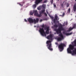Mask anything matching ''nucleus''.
<instances>
[{
    "label": "nucleus",
    "mask_w": 76,
    "mask_h": 76,
    "mask_svg": "<svg viewBox=\"0 0 76 76\" xmlns=\"http://www.w3.org/2000/svg\"><path fill=\"white\" fill-rule=\"evenodd\" d=\"M49 26H46V27L45 28V30H46V32H45V31H44V30L43 28H39V31L42 36L46 37V36H47L46 34H49Z\"/></svg>",
    "instance_id": "nucleus-1"
},
{
    "label": "nucleus",
    "mask_w": 76,
    "mask_h": 76,
    "mask_svg": "<svg viewBox=\"0 0 76 76\" xmlns=\"http://www.w3.org/2000/svg\"><path fill=\"white\" fill-rule=\"evenodd\" d=\"M74 45H69V48H68L67 49L68 53L71 54L72 53V50H73L75 47H76V40L74 42Z\"/></svg>",
    "instance_id": "nucleus-2"
},
{
    "label": "nucleus",
    "mask_w": 76,
    "mask_h": 76,
    "mask_svg": "<svg viewBox=\"0 0 76 76\" xmlns=\"http://www.w3.org/2000/svg\"><path fill=\"white\" fill-rule=\"evenodd\" d=\"M28 20L30 23H33L34 22L35 23H38V21H39V19L37 18L36 20H35V19H34V20H33L32 18H28Z\"/></svg>",
    "instance_id": "nucleus-3"
},
{
    "label": "nucleus",
    "mask_w": 76,
    "mask_h": 76,
    "mask_svg": "<svg viewBox=\"0 0 76 76\" xmlns=\"http://www.w3.org/2000/svg\"><path fill=\"white\" fill-rule=\"evenodd\" d=\"M34 13L35 16H38V17H41V15L39 14L38 13V12H37V10H34L33 11H31L30 12V15H32H32H33V14Z\"/></svg>",
    "instance_id": "nucleus-4"
},
{
    "label": "nucleus",
    "mask_w": 76,
    "mask_h": 76,
    "mask_svg": "<svg viewBox=\"0 0 76 76\" xmlns=\"http://www.w3.org/2000/svg\"><path fill=\"white\" fill-rule=\"evenodd\" d=\"M51 41L50 40H48L47 41L46 44H47V47L49 50L50 51H53V49L51 48Z\"/></svg>",
    "instance_id": "nucleus-5"
},
{
    "label": "nucleus",
    "mask_w": 76,
    "mask_h": 76,
    "mask_svg": "<svg viewBox=\"0 0 76 76\" xmlns=\"http://www.w3.org/2000/svg\"><path fill=\"white\" fill-rule=\"evenodd\" d=\"M65 45L63 43H61V44L58 45V48L59 49L61 50H63L64 46Z\"/></svg>",
    "instance_id": "nucleus-6"
},
{
    "label": "nucleus",
    "mask_w": 76,
    "mask_h": 76,
    "mask_svg": "<svg viewBox=\"0 0 76 76\" xmlns=\"http://www.w3.org/2000/svg\"><path fill=\"white\" fill-rule=\"evenodd\" d=\"M52 38H53V36L52 35V34H50L49 35L47 36V38L48 39L51 40H52Z\"/></svg>",
    "instance_id": "nucleus-7"
},
{
    "label": "nucleus",
    "mask_w": 76,
    "mask_h": 76,
    "mask_svg": "<svg viewBox=\"0 0 76 76\" xmlns=\"http://www.w3.org/2000/svg\"><path fill=\"white\" fill-rule=\"evenodd\" d=\"M59 27L58 29H60V30L61 31H64V28H63V25L61 24H60L59 25Z\"/></svg>",
    "instance_id": "nucleus-8"
},
{
    "label": "nucleus",
    "mask_w": 76,
    "mask_h": 76,
    "mask_svg": "<svg viewBox=\"0 0 76 76\" xmlns=\"http://www.w3.org/2000/svg\"><path fill=\"white\" fill-rule=\"evenodd\" d=\"M42 0H36L35 2V3L36 4H38L39 3L42 2Z\"/></svg>",
    "instance_id": "nucleus-9"
},
{
    "label": "nucleus",
    "mask_w": 76,
    "mask_h": 76,
    "mask_svg": "<svg viewBox=\"0 0 76 76\" xmlns=\"http://www.w3.org/2000/svg\"><path fill=\"white\" fill-rule=\"evenodd\" d=\"M56 32L57 34H60L61 33V30H60V28H58L56 30Z\"/></svg>",
    "instance_id": "nucleus-10"
},
{
    "label": "nucleus",
    "mask_w": 76,
    "mask_h": 76,
    "mask_svg": "<svg viewBox=\"0 0 76 76\" xmlns=\"http://www.w3.org/2000/svg\"><path fill=\"white\" fill-rule=\"evenodd\" d=\"M63 38H61V37H58L57 38V40L58 41H61Z\"/></svg>",
    "instance_id": "nucleus-11"
},
{
    "label": "nucleus",
    "mask_w": 76,
    "mask_h": 76,
    "mask_svg": "<svg viewBox=\"0 0 76 76\" xmlns=\"http://www.w3.org/2000/svg\"><path fill=\"white\" fill-rule=\"evenodd\" d=\"M73 10L74 12H76V4H75L73 7Z\"/></svg>",
    "instance_id": "nucleus-12"
},
{
    "label": "nucleus",
    "mask_w": 76,
    "mask_h": 76,
    "mask_svg": "<svg viewBox=\"0 0 76 76\" xmlns=\"http://www.w3.org/2000/svg\"><path fill=\"white\" fill-rule=\"evenodd\" d=\"M75 53H76V48L74 50H73L72 55V56H74V55H75Z\"/></svg>",
    "instance_id": "nucleus-13"
},
{
    "label": "nucleus",
    "mask_w": 76,
    "mask_h": 76,
    "mask_svg": "<svg viewBox=\"0 0 76 76\" xmlns=\"http://www.w3.org/2000/svg\"><path fill=\"white\" fill-rule=\"evenodd\" d=\"M44 12H45V10H42L41 11H39V13L41 15L42 14V13H43Z\"/></svg>",
    "instance_id": "nucleus-14"
},
{
    "label": "nucleus",
    "mask_w": 76,
    "mask_h": 76,
    "mask_svg": "<svg viewBox=\"0 0 76 76\" xmlns=\"http://www.w3.org/2000/svg\"><path fill=\"white\" fill-rule=\"evenodd\" d=\"M59 37H60L61 38H64V37H63V34H59Z\"/></svg>",
    "instance_id": "nucleus-15"
},
{
    "label": "nucleus",
    "mask_w": 76,
    "mask_h": 76,
    "mask_svg": "<svg viewBox=\"0 0 76 76\" xmlns=\"http://www.w3.org/2000/svg\"><path fill=\"white\" fill-rule=\"evenodd\" d=\"M76 24H74L73 27L72 28V29H74V28L76 29Z\"/></svg>",
    "instance_id": "nucleus-16"
},
{
    "label": "nucleus",
    "mask_w": 76,
    "mask_h": 76,
    "mask_svg": "<svg viewBox=\"0 0 76 76\" xmlns=\"http://www.w3.org/2000/svg\"><path fill=\"white\" fill-rule=\"evenodd\" d=\"M55 19L56 20H57V19H58V16H57V15H56L55 16Z\"/></svg>",
    "instance_id": "nucleus-17"
},
{
    "label": "nucleus",
    "mask_w": 76,
    "mask_h": 76,
    "mask_svg": "<svg viewBox=\"0 0 76 76\" xmlns=\"http://www.w3.org/2000/svg\"><path fill=\"white\" fill-rule=\"evenodd\" d=\"M63 32L64 35H67V33L66 32V31H63Z\"/></svg>",
    "instance_id": "nucleus-18"
},
{
    "label": "nucleus",
    "mask_w": 76,
    "mask_h": 76,
    "mask_svg": "<svg viewBox=\"0 0 76 76\" xmlns=\"http://www.w3.org/2000/svg\"><path fill=\"white\" fill-rule=\"evenodd\" d=\"M73 34V32H71L69 33H67V35H72Z\"/></svg>",
    "instance_id": "nucleus-19"
},
{
    "label": "nucleus",
    "mask_w": 76,
    "mask_h": 76,
    "mask_svg": "<svg viewBox=\"0 0 76 76\" xmlns=\"http://www.w3.org/2000/svg\"><path fill=\"white\" fill-rule=\"evenodd\" d=\"M73 34V32H71L69 33H67V35H72Z\"/></svg>",
    "instance_id": "nucleus-20"
},
{
    "label": "nucleus",
    "mask_w": 76,
    "mask_h": 76,
    "mask_svg": "<svg viewBox=\"0 0 76 76\" xmlns=\"http://www.w3.org/2000/svg\"><path fill=\"white\" fill-rule=\"evenodd\" d=\"M47 26L45 25V26H46V27H45L44 25L43 24L42 25V28H46L47 27H46Z\"/></svg>",
    "instance_id": "nucleus-21"
},
{
    "label": "nucleus",
    "mask_w": 76,
    "mask_h": 76,
    "mask_svg": "<svg viewBox=\"0 0 76 76\" xmlns=\"http://www.w3.org/2000/svg\"><path fill=\"white\" fill-rule=\"evenodd\" d=\"M72 29H73V28H72L71 27H70L68 29V31H71V30H72Z\"/></svg>",
    "instance_id": "nucleus-22"
},
{
    "label": "nucleus",
    "mask_w": 76,
    "mask_h": 76,
    "mask_svg": "<svg viewBox=\"0 0 76 76\" xmlns=\"http://www.w3.org/2000/svg\"><path fill=\"white\" fill-rule=\"evenodd\" d=\"M56 20L55 18H54L53 19V23H55L56 22V20Z\"/></svg>",
    "instance_id": "nucleus-23"
},
{
    "label": "nucleus",
    "mask_w": 76,
    "mask_h": 76,
    "mask_svg": "<svg viewBox=\"0 0 76 76\" xmlns=\"http://www.w3.org/2000/svg\"><path fill=\"white\" fill-rule=\"evenodd\" d=\"M36 7H37V5H36V4H34L33 6V8H35Z\"/></svg>",
    "instance_id": "nucleus-24"
},
{
    "label": "nucleus",
    "mask_w": 76,
    "mask_h": 76,
    "mask_svg": "<svg viewBox=\"0 0 76 76\" xmlns=\"http://www.w3.org/2000/svg\"><path fill=\"white\" fill-rule=\"evenodd\" d=\"M54 26L55 28H57V27H58V26L57 24H55L54 25Z\"/></svg>",
    "instance_id": "nucleus-25"
},
{
    "label": "nucleus",
    "mask_w": 76,
    "mask_h": 76,
    "mask_svg": "<svg viewBox=\"0 0 76 76\" xmlns=\"http://www.w3.org/2000/svg\"><path fill=\"white\" fill-rule=\"evenodd\" d=\"M68 13H69L70 12V8H69L68 9Z\"/></svg>",
    "instance_id": "nucleus-26"
},
{
    "label": "nucleus",
    "mask_w": 76,
    "mask_h": 76,
    "mask_svg": "<svg viewBox=\"0 0 76 76\" xmlns=\"http://www.w3.org/2000/svg\"><path fill=\"white\" fill-rule=\"evenodd\" d=\"M50 2L51 3V4H53V0H51L50 1Z\"/></svg>",
    "instance_id": "nucleus-27"
},
{
    "label": "nucleus",
    "mask_w": 76,
    "mask_h": 76,
    "mask_svg": "<svg viewBox=\"0 0 76 76\" xmlns=\"http://www.w3.org/2000/svg\"><path fill=\"white\" fill-rule=\"evenodd\" d=\"M44 14L45 16H47V13H45Z\"/></svg>",
    "instance_id": "nucleus-28"
},
{
    "label": "nucleus",
    "mask_w": 76,
    "mask_h": 76,
    "mask_svg": "<svg viewBox=\"0 0 76 76\" xmlns=\"http://www.w3.org/2000/svg\"><path fill=\"white\" fill-rule=\"evenodd\" d=\"M53 5H54V7H56V4H53Z\"/></svg>",
    "instance_id": "nucleus-29"
},
{
    "label": "nucleus",
    "mask_w": 76,
    "mask_h": 76,
    "mask_svg": "<svg viewBox=\"0 0 76 76\" xmlns=\"http://www.w3.org/2000/svg\"><path fill=\"white\" fill-rule=\"evenodd\" d=\"M50 18H52V19H53L54 18V17H53V16H50Z\"/></svg>",
    "instance_id": "nucleus-30"
},
{
    "label": "nucleus",
    "mask_w": 76,
    "mask_h": 76,
    "mask_svg": "<svg viewBox=\"0 0 76 76\" xmlns=\"http://www.w3.org/2000/svg\"><path fill=\"white\" fill-rule=\"evenodd\" d=\"M61 7H63V4H61Z\"/></svg>",
    "instance_id": "nucleus-31"
},
{
    "label": "nucleus",
    "mask_w": 76,
    "mask_h": 76,
    "mask_svg": "<svg viewBox=\"0 0 76 76\" xmlns=\"http://www.w3.org/2000/svg\"><path fill=\"white\" fill-rule=\"evenodd\" d=\"M24 21L25 22H27V20H26V19H24Z\"/></svg>",
    "instance_id": "nucleus-32"
},
{
    "label": "nucleus",
    "mask_w": 76,
    "mask_h": 76,
    "mask_svg": "<svg viewBox=\"0 0 76 76\" xmlns=\"http://www.w3.org/2000/svg\"><path fill=\"white\" fill-rule=\"evenodd\" d=\"M46 12L47 13V14H48V15H49V14L48 13V11H46Z\"/></svg>",
    "instance_id": "nucleus-33"
},
{
    "label": "nucleus",
    "mask_w": 76,
    "mask_h": 76,
    "mask_svg": "<svg viewBox=\"0 0 76 76\" xmlns=\"http://www.w3.org/2000/svg\"><path fill=\"white\" fill-rule=\"evenodd\" d=\"M64 15H65V14L64 13H63V14H62V15L63 16H64Z\"/></svg>",
    "instance_id": "nucleus-34"
},
{
    "label": "nucleus",
    "mask_w": 76,
    "mask_h": 76,
    "mask_svg": "<svg viewBox=\"0 0 76 76\" xmlns=\"http://www.w3.org/2000/svg\"><path fill=\"white\" fill-rule=\"evenodd\" d=\"M18 4H19V5H20V6H22V4H20V3H18Z\"/></svg>",
    "instance_id": "nucleus-35"
},
{
    "label": "nucleus",
    "mask_w": 76,
    "mask_h": 76,
    "mask_svg": "<svg viewBox=\"0 0 76 76\" xmlns=\"http://www.w3.org/2000/svg\"><path fill=\"white\" fill-rule=\"evenodd\" d=\"M55 44H56V45H58V43L57 42L55 43Z\"/></svg>",
    "instance_id": "nucleus-36"
},
{
    "label": "nucleus",
    "mask_w": 76,
    "mask_h": 76,
    "mask_svg": "<svg viewBox=\"0 0 76 76\" xmlns=\"http://www.w3.org/2000/svg\"><path fill=\"white\" fill-rule=\"evenodd\" d=\"M42 19H41L40 20V22H42Z\"/></svg>",
    "instance_id": "nucleus-37"
},
{
    "label": "nucleus",
    "mask_w": 76,
    "mask_h": 76,
    "mask_svg": "<svg viewBox=\"0 0 76 76\" xmlns=\"http://www.w3.org/2000/svg\"><path fill=\"white\" fill-rule=\"evenodd\" d=\"M69 5H67V7H69Z\"/></svg>",
    "instance_id": "nucleus-38"
},
{
    "label": "nucleus",
    "mask_w": 76,
    "mask_h": 76,
    "mask_svg": "<svg viewBox=\"0 0 76 76\" xmlns=\"http://www.w3.org/2000/svg\"><path fill=\"white\" fill-rule=\"evenodd\" d=\"M44 2H45V1H44Z\"/></svg>",
    "instance_id": "nucleus-39"
},
{
    "label": "nucleus",
    "mask_w": 76,
    "mask_h": 76,
    "mask_svg": "<svg viewBox=\"0 0 76 76\" xmlns=\"http://www.w3.org/2000/svg\"><path fill=\"white\" fill-rule=\"evenodd\" d=\"M38 10H39V8H38Z\"/></svg>",
    "instance_id": "nucleus-40"
},
{
    "label": "nucleus",
    "mask_w": 76,
    "mask_h": 76,
    "mask_svg": "<svg viewBox=\"0 0 76 76\" xmlns=\"http://www.w3.org/2000/svg\"><path fill=\"white\" fill-rule=\"evenodd\" d=\"M34 26V27H36V26Z\"/></svg>",
    "instance_id": "nucleus-41"
},
{
    "label": "nucleus",
    "mask_w": 76,
    "mask_h": 76,
    "mask_svg": "<svg viewBox=\"0 0 76 76\" xmlns=\"http://www.w3.org/2000/svg\"><path fill=\"white\" fill-rule=\"evenodd\" d=\"M75 0V1H76V0Z\"/></svg>",
    "instance_id": "nucleus-42"
}]
</instances>
